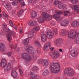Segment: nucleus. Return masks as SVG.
Wrapping results in <instances>:
<instances>
[{
	"mask_svg": "<svg viewBox=\"0 0 79 79\" xmlns=\"http://www.w3.org/2000/svg\"><path fill=\"white\" fill-rule=\"evenodd\" d=\"M78 2V0H72L71 2L73 4H76Z\"/></svg>",
	"mask_w": 79,
	"mask_h": 79,
	"instance_id": "nucleus-40",
	"label": "nucleus"
},
{
	"mask_svg": "<svg viewBox=\"0 0 79 79\" xmlns=\"http://www.w3.org/2000/svg\"><path fill=\"white\" fill-rule=\"evenodd\" d=\"M38 21L40 23H44L45 20H44V19L43 17H40L38 19Z\"/></svg>",
	"mask_w": 79,
	"mask_h": 79,
	"instance_id": "nucleus-19",
	"label": "nucleus"
},
{
	"mask_svg": "<svg viewBox=\"0 0 79 79\" xmlns=\"http://www.w3.org/2000/svg\"><path fill=\"white\" fill-rule=\"evenodd\" d=\"M41 37V40L43 42H46L47 40V35H45L44 36H43Z\"/></svg>",
	"mask_w": 79,
	"mask_h": 79,
	"instance_id": "nucleus-36",
	"label": "nucleus"
},
{
	"mask_svg": "<svg viewBox=\"0 0 79 79\" xmlns=\"http://www.w3.org/2000/svg\"><path fill=\"white\" fill-rule=\"evenodd\" d=\"M59 3H60V2L58 0H56L54 2V5H58Z\"/></svg>",
	"mask_w": 79,
	"mask_h": 79,
	"instance_id": "nucleus-46",
	"label": "nucleus"
},
{
	"mask_svg": "<svg viewBox=\"0 0 79 79\" xmlns=\"http://www.w3.org/2000/svg\"><path fill=\"white\" fill-rule=\"evenodd\" d=\"M3 32H1L0 34H1V35H5V33H6V30L5 29H3Z\"/></svg>",
	"mask_w": 79,
	"mask_h": 79,
	"instance_id": "nucleus-44",
	"label": "nucleus"
},
{
	"mask_svg": "<svg viewBox=\"0 0 79 79\" xmlns=\"http://www.w3.org/2000/svg\"><path fill=\"white\" fill-rule=\"evenodd\" d=\"M74 10L77 13H79V6L77 5H75L73 7Z\"/></svg>",
	"mask_w": 79,
	"mask_h": 79,
	"instance_id": "nucleus-25",
	"label": "nucleus"
},
{
	"mask_svg": "<svg viewBox=\"0 0 79 79\" xmlns=\"http://www.w3.org/2000/svg\"><path fill=\"white\" fill-rule=\"evenodd\" d=\"M74 70L73 69H65L64 73V74H68L70 76H74L75 73L74 71Z\"/></svg>",
	"mask_w": 79,
	"mask_h": 79,
	"instance_id": "nucleus-3",
	"label": "nucleus"
},
{
	"mask_svg": "<svg viewBox=\"0 0 79 79\" xmlns=\"http://www.w3.org/2000/svg\"><path fill=\"white\" fill-rule=\"evenodd\" d=\"M17 50L18 52H19V51H20V48H19V47L18 48H17Z\"/></svg>",
	"mask_w": 79,
	"mask_h": 79,
	"instance_id": "nucleus-63",
	"label": "nucleus"
},
{
	"mask_svg": "<svg viewBox=\"0 0 79 79\" xmlns=\"http://www.w3.org/2000/svg\"><path fill=\"white\" fill-rule=\"evenodd\" d=\"M50 47H51V43L50 42H47L44 45V50H45V51L49 50Z\"/></svg>",
	"mask_w": 79,
	"mask_h": 79,
	"instance_id": "nucleus-6",
	"label": "nucleus"
},
{
	"mask_svg": "<svg viewBox=\"0 0 79 79\" xmlns=\"http://www.w3.org/2000/svg\"><path fill=\"white\" fill-rule=\"evenodd\" d=\"M34 33H35V32H34V31H32V30L31 31L27 32V33L29 38H32L33 36H34Z\"/></svg>",
	"mask_w": 79,
	"mask_h": 79,
	"instance_id": "nucleus-15",
	"label": "nucleus"
},
{
	"mask_svg": "<svg viewBox=\"0 0 79 79\" xmlns=\"http://www.w3.org/2000/svg\"><path fill=\"white\" fill-rule=\"evenodd\" d=\"M40 26H36L33 28L32 31H34L35 32L36 31H39V30H40Z\"/></svg>",
	"mask_w": 79,
	"mask_h": 79,
	"instance_id": "nucleus-17",
	"label": "nucleus"
},
{
	"mask_svg": "<svg viewBox=\"0 0 79 79\" xmlns=\"http://www.w3.org/2000/svg\"><path fill=\"white\" fill-rule=\"evenodd\" d=\"M16 35V33L15 32L13 31L12 33V35L13 36V37H14L15 35Z\"/></svg>",
	"mask_w": 79,
	"mask_h": 79,
	"instance_id": "nucleus-54",
	"label": "nucleus"
},
{
	"mask_svg": "<svg viewBox=\"0 0 79 79\" xmlns=\"http://www.w3.org/2000/svg\"><path fill=\"white\" fill-rule=\"evenodd\" d=\"M53 49H54V48L51 47L50 48V50H51V51H53Z\"/></svg>",
	"mask_w": 79,
	"mask_h": 79,
	"instance_id": "nucleus-61",
	"label": "nucleus"
},
{
	"mask_svg": "<svg viewBox=\"0 0 79 79\" xmlns=\"http://www.w3.org/2000/svg\"><path fill=\"white\" fill-rule=\"evenodd\" d=\"M39 63H44V65L45 66H47L49 64V60H45L40 59V60L38 61Z\"/></svg>",
	"mask_w": 79,
	"mask_h": 79,
	"instance_id": "nucleus-5",
	"label": "nucleus"
},
{
	"mask_svg": "<svg viewBox=\"0 0 79 79\" xmlns=\"http://www.w3.org/2000/svg\"><path fill=\"white\" fill-rule=\"evenodd\" d=\"M28 24L31 26H36V25H37V21L35 20H33L30 21L28 23Z\"/></svg>",
	"mask_w": 79,
	"mask_h": 79,
	"instance_id": "nucleus-13",
	"label": "nucleus"
},
{
	"mask_svg": "<svg viewBox=\"0 0 79 79\" xmlns=\"http://www.w3.org/2000/svg\"><path fill=\"white\" fill-rule=\"evenodd\" d=\"M57 32H58L57 29L55 28L53 30V34L51 31L47 32V34L48 39H52L53 37V35H56L57 34Z\"/></svg>",
	"mask_w": 79,
	"mask_h": 79,
	"instance_id": "nucleus-2",
	"label": "nucleus"
},
{
	"mask_svg": "<svg viewBox=\"0 0 79 79\" xmlns=\"http://www.w3.org/2000/svg\"><path fill=\"white\" fill-rule=\"evenodd\" d=\"M48 14H47V13H45V12H43L42 13V16L45 19Z\"/></svg>",
	"mask_w": 79,
	"mask_h": 79,
	"instance_id": "nucleus-34",
	"label": "nucleus"
},
{
	"mask_svg": "<svg viewBox=\"0 0 79 79\" xmlns=\"http://www.w3.org/2000/svg\"><path fill=\"white\" fill-rule=\"evenodd\" d=\"M31 16L32 18L33 19L37 16V13L35 12V11H31Z\"/></svg>",
	"mask_w": 79,
	"mask_h": 79,
	"instance_id": "nucleus-23",
	"label": "nucleus"
},
{
	"mask_svg": "<svg viewBox=\"0 0 79 79\" xmlns=\"http://www.w3.org/2000/svg\"><path fill=\"white\" fill-rule=\"evenodd\" d=\"M10 47L11 48H14L15 50H16V46H15L13 45V44H10Z\"/></svg>",
	"mask_w": 79,
	"mask_h": 79,
	"instance_id": "nucleus-41",
	"label": "nucleus"
},
{
	"mask_svg": "<svg viewBox=\"0 0 79 79\" xmlns=\"http://www.w3.org/2000/svg\"><path fill=\"white\" fill-rule=\"evenodd\" d=\"M66 30L63 29L61 30L60 32V35L61 36H65L66 35Z\"/></svg>",
	"mask_w": 79,
	"mask_h": 79,
	"instance_id": "nucleus-27",
	"label": "nucleus"
},
{
	"mask_svg": "<svg viewBox=\"0 0 79 79\" xmlns=\"http://www.w3.org/2000/svg\"><path fill=\"white\" fill-rule=\"evenodd\" d=\"M69 24V22L67 20H64L62 21L60 23V25L61 26H64V27H66Z\"/></svg>",
	"mask_w": 79,
	"mask_h": 79,
	"instance_id": "nucleus-10",
	"label": "nucleus"
},
{
	"mask_svg": "<svg viewBox=\"0 0 79 79\" xmlns=\"http://www.w3.org/2000/svg\"><path fill=\"white\" fill-rule=\"evenodd\" d=\"M6 64V60L3 59L2 60L0 63V66L2 68H4Z\"/></svg>",
	"mask_w": 79,
	"mask_h": 79,
	"instance_id": "nucleus-14",
	"label": "nucleus"
},
{
	"mask_svg": "<svg viewBox=\"0 0 79 79\" xmlns=\"http://www.w3.org/2000/svg\"><path fill=\"white\" fill-rule=\"evenodd\" d=\"M29 55L27 53H24L22 55V57L25 60Z\"/></svg>",
	"mask_w": 79,
	"mask_h": 79,
	"instance_id": "nucleus-35",
	"label": "nucleus"
},
{
	"mask_svg": "<svg viewBox=\"0 0 79 79\" xmlns=\"http://www.w3.org/2000/svg\"><path fill=\"white\" fill-rule=\"evenodd\" d=\"M68 15H70V11H64V15L65 16H68Z\"/></svg>",
	"mask_w": 79,
	"mask_h": 79,
	"instance_id": "nucleus-33",
	"label": "nucleus"
},
{
	"mask_svg": "<svg viewBox=\"0 0 79 79\" xmlns=\"http://www.w3.org/2000/svg\"><path fill=\"white\" fill-rule=\"evenodd\" d=\"M12 13L13 15H15V11L14 10H12Z\"/></svg>",
	"mask_w": 79,
	"mask_h": 79,
	"instance_id": "nucleus-55",
	"label": "nucleus"
},
{
	"mask_svg": "<svg viewBox=\"0 0 79 79\" xmlns=\"http://www.w3.org/2000/svg\"><path fill=\"white\" fill-rule=\"evenodd\" d=\"M31 60L32 57H31V56L30 55H29L25 59V60L26 61H27V62H30V61H31Z\"/></svg>",
	"mask_w": 79,
	"mask_h": 79,
	"instance_id": "nucleus-26",
	"label": "nucleus"
},
{
	"mask_svg": "<svg viewBox=\"0 0 79 79\" xmlns=\"http://www.w3.org/2000/svg\"><path fill=\"white\" fill-rule=\"evenodd\" d=\"M26 41V42H27V43H28V42H29V38H27L25 39L24 40L23 42H24Z\"/></svg>",
	"mask_w": 79,
	"mask_h": 79,
	"instance_id": "nucleus-49",
	"label": "nucleus"
},
{
	"mask_svg": "<svg viewBox=\"0 0 79 79\" xmlns=\"http://www.w3.org/2000/svg\"><path fill=\"white\" fill-rule=\"evenodd\" d=\"M12 32H13L9 30V31L8 34H10L11 35V34H12Z\"/></svg>",
	"mask_w": 79,
	"mask_h": 79,
	"instance_id": "nucleus-59",
	"label": "nucleus"
},
{
	"mask_svg": "<svg viewBox=\"0 0 79 79\" xmlns=\"http://www.w3.org/2000/svg\"><path fill=\"white\" fill-rule=\"evenodd\" d=\"M49 71L48 70V69H47L45 70V71L43 73V75L44 76H46L47 75L49 74Z\"/></svg>",
	"mask_w": 79,
	"mask_h": 79,
	"instance_id": "nucleus-29",
	"label": "nucleus"
},
{
	"mask_svg": "<svg viewBox=\"0 0 79 79\" xmlns=\"http://www.w3.org/2000/svg\"><path fill=\"white\" fill-rule=\"evenodd\" d=\"M4 68L5 71L8 72V71H10V68H11V64L10 63H8L7 64H6Z\"/></svg>",
	"mask_w": 79,
	"mask_h": 79,
	"instance_id": "nucleus-7",
	"label": "nucleus"
},
{
	"mask_svg": "<svg viewBox=\"0 0 79 79\" xmlns=\"http://www.w3.org/2000/svg\"><path fill=\"white\" fill-rule=\"evenodd\" d=\"M37 70V67L36 66H34L33 68H32V70L33 71H36Z\"/></svg>",
	"mask_w": 79,
	"mask_h": 79,
	"instance_id": "nucleus-43",
	"label": "nucleus"
},
{
	"mask_svg": "<svg viewBox=\"0 0 79 79\" xmlns=\"http://www.w3.org/2000/svg\"><path fill=\"white\" fill-rule=\"evenodd\" d=\"M11 76L13 78L15 77L18 76V73L15 71H13L11 73Z\"/></svg>",
	"mask_w": 79,
	"mask_h": 79,
	"instance_id": "nucleus-21",
	"label": "nucleus"
},
{
	"mask_svg": "<svg viewBox=\"0 0 79 79\" xmlns=\"http://www.w3.org/2000/svg\"><path fill=\"white\" fill-rule=\"evenodd\" d=\"M70 54L73 57H76L77 56L78 53L77 50H73L71 51Z\"/></svg>",
	"mask_w": 79,
	"mask_h": 79,
	"instance_id": "nucleus-11",
	"label": "nucleus"
},
{
	"mask_svg": "<svg viewBox=\"0 0 79 79\" xmlns=\"http://www.w3.org/2000/svg\"><path fill=\"white\" fill-rule=\"evenodd\" d=\"M49 55L53 59H56L60 57V54L59 52L55 51L53 53L52 52H50L49 53Z\"/></svg>",
	"mask_w": 79,
	"mask_h": 79,
	"instance_id": "nucleus-4",
	"label": "nucleus"
},
{
	"mask_svg": "<svg viewBox=\"0 0 79 79\" xmlns=\"http://www.w3.org/2000/svg\"><path fill=\"white\" fill-rule=\"evenodd\" d=\"M50 68L52 73L58 74L60 72V65L58 63H52L51 64Z\"/></svg>",
	"mask_w": 79,
	"mask_h": 79,
	"instance_id": "nucleus-1",
	"label": "nucleus"
},
{
	"mask_svg": "<svg viewBox=\"0 0 79 79\" xmlns=\"http://www.w3.org/2000/svg\"><path fill=\"white\" fill-rule=\"evenodd\" d=\"M7 55H8V56H10L11 55V52H9L7 53Z\"/></svg>",
	"mask_w": 79,
	"mask_h": 79,
	"instance_id": "nucleus-51",
	"label": "nucleus"
},
{
	"mask_svg": "<svg viewBox=\"0 0 79 79\" xmlns=\"http://www.w3.org/2000/svg\"><path fill=\"white\" fill-rule=\"evenodd\" d=\"M35 45H36V46H37V47H40V44H39V43L38 41H35Z\"/></svg>",
	"mask_w": 79,
	"mask_h": 79,
	"instance_id": "nucleus-42",
	"label": "nucleus"
},
{
	"mask_svg": "<svg viewBox=\"0 0 79 79\" xmlns=\"http://www.w3.org/2000/svg\"><path fill=\"white\" fill-rule=\"evenodd\" d=\"M4 16H5V17H6V18H7L8 17V15L6 14L5 13L4 14H3Z\"/></svg>",
	"mask_w": 79,
	"mask_h": 79,
	"instance_id": "nucleus-57",
	"label": "nucleus"
},
{
	"mask_svg": "<svg viewBox=\"0 0 79 79\" xmlns=\"http://www.w3.org/2000/svg\"><path fill=\"white\" fill-rule=\"evenodd\" d=\"M18 2H19L22 6H24L25 5L23 0H18Z\"/></svg>",
	"mask_w": 79,
	"mask_h": 79,
	"instance_id": "nucleus-32",
	"label": "nucleus"
},
{
	"mask_svg": "<svg viewBox=\"0 0 79 79\" xmlns=\"http://www.w3.org/2000/svg\"><path fill=\"white\" fill-rule=\"evenodd\" d=\"M24 13V10L23 9H21L17 12V15L18 17H20L21 15H22Z\"/></svg>",
	"mask_w": 79,
	"mask_h": 79,
	"instance_id": "nucleus-20",
	"label": "nucleus"
},
{
	"mask_svg": "<svg viewBox=\"0 0 79 79\" xmlns=\"http://www.w3.org/2000/svg\"><path fill=\"white\" fill-rule=\"evenodd\" d=\"M23 49H24V50H27V49L28 50L29 49V47H28V46L27 45H26L24 46Z\"/></svg>",
	"mask_w": 79,
	"mask_h": 79,
	"instance_id": "nucleus-45",
	"label": "nucleus"
},
{
	"mask_svg": "<svg viewBox=\"0 0 79 79\" xmlns=\"http://www.w3.org/2000/svg\"><path fill=\"white\" fill-rule=\"evenodd\" d=\"M20 33H22V32H23V28H21V27H20Z\"/></svg>",
	"mask_w": 79,
	"mask_h": 79,
	"instance_id": "nucleus-58",
	"label": "nucleus"
},
{
	"mask_svg": "<svg viewBox=\"0 0 79 79\" xmlns=\"http://www.w3.org/2000/svg\"><path fill=\"white\" fill-rule=\"evenodd\" d=\"M5 46L3 43H0V50L2 51H4Z\"/></svg>",
	"mask_w": 79,
	"mask_h": 79,
	"instance_id": "nucleus-24",
	"label": "nucleus"
},
{
	"mask_svg": "<svg viewBox=\"0 0 79 79\" xmlns=\"http://www.w3.org/2000/svg\"><path fill=\"white\" fill-rule=\"evenodd\" d=\"M45 19L46 21H50V20L52 19V15L48 14Z\"/></svg>",
	"mask_w": 79,
	"mask_h": 79,
	"instance_id": "nucleus-28",
	"label": "nucleus"
},
{
	"mask_svg": "<svg viewBox=\"0 0 79 79\" xmlns=\"http://www.w3.org/2000/svg\"><path fill=\"white\" fill-rule=\"evenodd\" d=\"M72 24L73 27H79V23L77 21H74Z\"/></svg>",
	"mask_w": 79,
	"mask_h": 79,
	"instance_id": "nucleus-16",
	"label": "nucleus"
},
{
	"mask_svg": "<svg viewBox=\"0 0 79 79\" xmlns=\"http://www.w3.org/2000/svg\"><path fill=\"white\" fill-rule=\"evenodd\" d=\"M7 39L9 41H10L11 40L12 38H11V35L9 33L7 34Z\"/></svg>",
	"mask_w": 79,
	"mask_h": 79,
	"instance_id": "nucleus-31",
	"label": "nucleus"
},
{
	"mask_svg": "<svg viewBox=\"0 0 79 79\" xmlns=\"http://www.w3.org/2000/svg\"><path fill=\"white\" fill-rule=\"evenodd\" d=\"M14 79H19V77L16 76V77H14Z\"/></svg>",
	"mask_w": 79,
	"mask_h": 79,
	"instance_id": "nucleus-60",
	"label": "nucleus"
},
{
	"mask_svg": "<svg viewBox=\"0 0 79 79\" xmlns=\"http://www.w3.org/2000/svg\"><path fill=\"white\" fill-rule=\"evenodd\" d=\"M29 3H31L32 2V0H28Z\"/></svg>",
	"mask_w": 79,
	"mask_h": 79,
	"instance_id": "nucleus-62",
	"label": "nucleus"
},
{
	"mask_svg": "<svg viewBox=\"0 0 79 79\" xmlns=\"http://www.w3.org/2000/svg\"><path fill=\"white\" fill-rule=\"evenodd\" d=\"M30 76L31 79H35L37 77V75L36 74H34L33 73L31 72L30 73Z\"/></svg>",
	"mask_w": 79,
	"mask_h": 79,
	"instance_id": "nucleus-22",
	"label": "nucleus"
},
{
	"mask_svg": "<svg viewBox=\"0 0 79 79\" xmlns=\"http://www.w3.org/2000/svg\"><path fill=\"white\" fill-rule=\"evenodd\" d=\"M51 24L52 26H54L55 25V21H52L51 22Z\"/></svg>",
	"mask_w": 79,
	"mask_h": 79,
	"instance_id": "nucleus-48",
	"label": "nucleus"
},
{
	"mask_svg": "<svg viewBox=\"0 0 79 79\" xmlns=\"http://www.w3.org/2000/svg\"><path fill=\"white\" fill-rule=\"evenodd\" d=\"M5 6L6 9L8 10H10L11 9V6L8 3H7L5 5Z\"/></svg>",
	"mask_w": 79,
	"mask_h": 79,
	"instance_id": "nucleus-18",
	"label": "nucleus"
},
{
	"mask_svg": "<svg viewBox=\"0 0 79 79\" xmlns=\"http://www.w3.org/2000/svg\"><path fill=\"white\" fill-rule=\"evenodd\" d=\"M9 24L10 26H12V27H13V26H14V25L13 24V23L12 21H11V20H10Z\"/></svg>",
	"mask_w": 79,
	"mask_h": 79,
	"instance_id": "nucleus-47",
	"label": "nucleus"
},
{
	"mask_svg": "<svg viewBox=\"0 0 79 79\" xmlns=\"http://www.w3.org/2000/svg\"><path fill=\"white\" fill-rule=\"evenodd\" d=\"M19 71L21 76H23V71L21 70V69H20Z\"/></svg>",
	"mask_w": 79,
	"mask_h": 79,
	"instance_id": "nucleus-52",
	"label": "nucleus"
},
{
	"mask_svg": "<svg viewBox=\"0 0 79 79\" xmlns=\"http://www.w3.org/2000/svg\"><path fill=\"white\" fill-rule=\"evenodd\" d=\"M55 79H60V78L58 77H56L55 78Z\"/></svg>",
	"mask_w": 79,
	"mask_h": 79,
	"instance_id": "nucleus-64",
	"label": "nucleus"
},
{
	"mask_svg": "<svg viewBox=\"0 0 79 79\" xmlns=\"http://www.w3.org/2000/svg\"><path fill=\"white\" fill-rule=\"evenodd\" d=\"M53 17L57 21H61L63 19V17H60L58 14H54L53 15Z\"/></svg>",
	"mask_w": 79,
	"mask_h": 79,
	"instance_id": "nucleus-8",
	"label": "nucleus"
},
{
	"mask_svg": "<svg viewBox=\"0 0 79 79\" xmlns=\"http://www.w3.org/2000/svg\"><path fill=\"white\" fill-rule=\"evenodd\" d=\"M23 44H24V45H27V44H28V43H27V42H26V41H24V40L23 41Z\"/></svg>",
	"mask_w": 79,
	"mask_h": 79,
	"instance_id": "nucleus-53",
	"label": "nucleus"
},
{
	"mask_svg": "<svg viewBox=\"0 0 79 79\" xmlns=\"http://www.w3.org/2000/svg\"><path fill=\"white\" fill-rule=\"evenodd\" d=\"M62 40L61 39H57L55 42V43L57 47H60L62 44Z\"/></svg>",
	"mask_w": 79,
	"mask_h": 79,
	"instance_id": "nucleus-9",
	"label": "nucleus"
},
{
	"mask_svg": "<svg viewBox=\"0 0 79 79\" xmlns=\"http://www.w3.org/2000/svg\"><path fill=\"white\" fill-rule=\"evenodd\" d=\"M12 5L14 6L17 5H18V1L15 0L12 2Z\"/></svg>",
	"mask_w": 79,
	"mask_h": 79,
	"instance_id": "nucleus-37",
	"label": "nucleus"
},
{
	"mask_svg": "<svg viewBox=\"0 0 79 79\" xmlns=\"http://www.w3.org/2000/svg\"><path fill=\"white\" fill-rule=\"evenodd\" d=\"M33 49L32 46L28 47V49L27 50L28 53H29L30 54L35 53V50H33Z\"/></svg>",
	"mask_w": 79,
	"mask_h": 79,
	"instance_id": "nucleus-12",
	"label": "nucleus"
},
{
	"mask_svg": "<svg viewBox=\"0 0 79 79\" xmlns=\"http://www.w3.org/2000/svg\"><path fill=\"white\" fill-rule=\"evenodd\" d=\"M37 52V53H38V54H39V53H40V50L38 49L36 50Z\"/></svg>",
	"mask_w": 79,
	"mask_h": 79,
	"instance_id": "nucleus-56",
	"label": "nucleus"
},
{
	"mask_svg": "<svg viewBox=\"0 0 79 79\" xmlns=\"http://www.w3.org/2000/svg\"><path fill=\"white\" fill-rule=\"evenodd\" d=\"M3 27L4 28L3 29H5L6 31V27H7V26L6 25H3Z\"/></svg>",
	"mask_w": 79,
	"mask_h": 79,
	"instance_id": "nucleus-50",
	"label": "nucleus"
},
{
	"mask_svg": "<svg viewBox=\"0 0 79 79\" xmlns=\"http://www.w3.org/2000/svg\"><path fill=\"white\" fill-rule=\"evenodd\" d=\"M56 13H57L56 15H62V14H63V12L61 11H58L57 10L55 11Z\"/></svg>",
	"mask_w": 79,
	"mask_h": 79,
	"instance_id": "nucleus-39",
	"label": "nucleus"
},
{
	"mask_svg": "<svg viewBox=\"0 0 79 79\" xmlns=\"http://www.w3.org/2000/svg\"><path fill=\"white\" fill-rule=\"evenodd\" d=\"M45 35H46V33L44 31H42L41 33V37H44Z\"/></svg>",
	"mask_w": 79,
	"mask_h": 79,
	"instance_id": "nucleus-38",
	"label": "nucleus"
},
{
	"mask_svg": "<svg viewBox=\"0 0 79 79\" xmlns=\"http://www.w3.org/2000/svg\"><path fill=\"white\" fill-rule=\"evenodd\" d=\"M58 7L60 9L64 10V5L63 3H60L58 5Z\"/></svg>",
	"mask_w": 79,
	"mask_h": 79,
	"instance_id": "nucleus-30",
	"label": "nucleus"
}]
</instances>
